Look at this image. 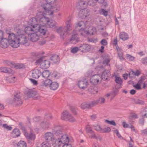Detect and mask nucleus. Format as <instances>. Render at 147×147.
Masks as SVG:
<instances>
[{
  "mask_svg": "<svg viewBox=\"0 0 147 147\" xmlns=\"http://www.w3.org/2000/svg\"><path fill=\"white\" fill-rule=\"evenodd\" d=\"M63 130V127L58 124L55 125L52 128L53 132L57 137V139L54 138L52 142L55 147H59L61 144L63 145L65 143L69 142V138L64 132Z\"/></svg>",
  "mask_w": 147,
  "mask_h": 147,
  "instance_id": "obj_1",
  "label": "nucleus"
},
{
  "mask_svg": "<svg viewBox=\"0 0 147 147\" xmlns=\"http://www.w3.org/2000/svg\"><path fill=\"white\" fill-rule=\"evenodd\" d=\"M24 31L21 30H19L18 32V47L19 46L20 44H21L23 45H25V46L28 45L29 44H27L28 39L26 36L24 34H23V32Z\"/></svg>",
  "mask_w": 147,
  "mask_h": 147,
  "instance_id": "obj_2",
  "label": "nucleus"
},
{
  "mask_svg": "<svg viewBox=\"0 0 147 147\" xmlns=\"http://www.w3.org/2000/svg\"><path fill=\"white\" fill-rule=\"evenodd\" d=\"M45 0L47 2V3L45 4L42 5V6L45 12L47 13L50 12L49 14L50 15H52L53 13V11L51 10L53 8V7L51 6V5L56 2L57 0Z\"/></svg>",
  "mask_w": 147,
  "mask_h": 147,
  "instance_id": "obj_3",
  "label": "nucleus"
},
{
  "mask_svg": "<svg viewBox=\"0 0 147 147\" xmlns=\"http://www.w3.org/2000/svg\"><path fill=\"white\" fill-rule=\"evenodd\" d=\"M41 34H44L45 33L43 27H38V28H35L34 26H28L25 27L24 29L25 32L28 34V36L34 32L39 31Z\"/></svg>",
  "mask_w": 147,
  "mask_h": 147,
  "instance_id": "obj_4",
  "label": "nucleus"
},
{
  "mask_svg": "<svg viewBox=\"0 0 147 147\" xmlns=\"http://www.w3.org/2000/svg\"><path fill=\"white\" fill-rule=\"evenodd\" d=\"M44 30H45V33L42 35L39 32V31H37L36 32H34L30 34L29 35L28 37L30 39V40L32 42H35L37 41L39 39V36L43 38L46 37L45 36L46 34V32L47 31V30L44 28Z\"/></svg>",
  "mask_w": 147,
  "mask_h": 147,
  "instance_id": "obj_5",
  "label": "nucleus"
},
{
  "mask_svg": "<svg viewBox=\"0 0 147 147\" xmlns=\"http://www.w3.org/2000/svg\"><path fill=\"white\" fill-rule=\"evenodd\" d=\"M8 39L9 44L12 47L15 48L18 47V42H17L18 36H16L13 33L9 34Z\"/></svg>",
  "mask_w": 147,
  "mask_h": 147,
  "instance_id": "obj_6",
  "label": "nucleus"
},
{
  "mask_svg": "<svg viewBox=\"0 0 147 147\" xmlns=\"http://www.w3.org/2000/svg\"><path fill=\"white\" fill-rule=\"evenodd\" d=\"M35 63L36 65L40 63V67L43 69L48 68L50 65V62L49 61L47 60H43L42 58H40L36 60Z\"/></svg>",
  "mask_w": 147,
  "mask_h": 147,
  "instance_id": "obj_7",
  "label": "nucleus"
},
{
  "mask_svg": "<svg viewBox=\"0 0 147 147\" xmlns=\"http://www.w3.org/2000/svg\"><path fill=\"white\" fill-rule=\"evenodd\" d=\"M21 98V95L20 93H15L11 103L17 106H20L23 104V102Z\"/></svg>",
  "mask_w": 147,
  "mask_h": 147,
  "instance_id": "obj_8",
  "label": "nucleus"
},
{
  "mask_svg": "<svg viewBox=\"0 0 147 147\" xmlns=\"http://www.w3.org/2000/svg\"><path fill=\"white\" fill-rule=\"evenodd\" d=\"M101 78L100 75L96 74L93 76L90 79V82L92 84L94 85L98 84Z\"/></svg>",
  "mask_w": 147,
  "mask_h": 147,
  "instance_id": "obj_9",
  "label": "nucleus"
},
{
  "mask_svg": "<svg viewBox=\"0 0 147 147\" xmlns=\"http://www.w3.org/2000/svg\"><path fill=\"white\" fill-rule=\"evenodd\" d=\"M29 25L31 26H34L35 28H38V27L40 26L39 25L38 20L35 18H32L29 21Z\"/></svg>",
  "mask_w": 147,
  "mask_h": 147,
  "instance_id": "obj_10",
  "label": "nucleus"
},
{
  "mask_svg": "<svg viewBox=\"0 0 147 147\" xmlns=\"http://www.w3.org/2000/svg\"><path fill=\"white\" fill-rule=\"evenodd\" d=\"M91 47L88 44H83L79 46V50L83 53L88 52L90 49Z\"/></svg>",
  "mask_w": 147,
  "mask_h": 147,
  "instance_id": "obj_11",
  "label": "nucleus"
},
{
  "mask_svg": "<svg viewBox=\"0 0 147 147\" xmlns=\"http://www.w3.org/2000/svg\"><path fill=\"white\" fill-rule=\"evenodd\" d=\"M54 30L59 34L61 37L64 39L66 34L65 32H64V28L62 26L59 27L54 29Z\"/></svg>",
  "mask_w": 147,
  "mask_h": 147,
  "instance_id": "obj_12",
  "label": "nucleus"
},
{
  "mask_svg": "<svg viewBox=\"0 0 147 147\" xmlns=\"http://www.w3.org/2000/svg\"><path fill=\"white\" fill-rule=\"evenodd\" d=\"M89 11L86 9L80 10L79 13V16L82 19L86 18L89 15Z\"/></svg>",
  "mask_w": 147,
  "mask_h": 147,
  "instance_id": "obj_13",
  "label": "nucleus"
},
{
  "mask_svg": "<svg viewBox=\"0 0 147 147\" xmlns=\"http://www.w3.org/2000/svg\"><path fill=\"white\" fill-rule=\"evenodd\" d=\"M78 85L80 89H84L87 88L88 82L86 79L80 80L78 83Z\"/></svg>",
  "mask_w": 147,
  "mask_h": 147,
  "instance_id": "obj_14",
  "label": "nucleus"
},
{
  "mask_svg": "<svg viewBox=\"0 0 147 147\" xmlns=\"http://www.w3.org/2000/svg\"><path fill=\"white\" fill-rule=\"evenodd\" d=\"M49 18H46L45 17H42L39 19L38 20L39 23L40 24L42 25L41 26L43 27L46 30V28L44 27V26H46L48 21H49Z\"/></svg>",
  "mask_w": 147,
  "mask_h": 147,
  "instance_id": "obj_15",
  "label": "nucleus"
},
{
  "mask_svg": "<svg viewBox=\"0 0 147 147\" xmlns=\"http://www.w3.org/2000/svg\"><path fill=\"white\" fill-rule=\"evenodd\" d=\"M54 134L53 132L52 133L51 132H47L45 134V140H47L48 142H52L54 138Z\"/></svg>",
  "mask_w": 147,
  "mask_h": 147,
  "instance_id": "obj_16",
  "label": "nucleus"
},
{
  "mask_svg": "<svg viewBox=\"0 0 147 147\" xmlns=\"http://www.w3.org/2000/svg\"><path fill=\"white\" fill-rule=\"evenodd\" d=\"M27 95L30 98H37V92L34 90H29L26 93Z\"/></svg>",
  "mask_w": 147,
  "mask_h": 147,
  "instance_id": "obj_17",
  "label": "nucleus"
},
{
  "mask_svg": "<svg viewBox=\"0 0 147 147\" xmlns=\"http://www.w3.org/2000/svg\"><path fill=\"white\" fill-rule=\"evenodd\" d=\"M111 75L110 73L108 71H105L102 73L101 76V80H108L110 79Z\"/></svg>",
  "mask_w": 147,
  "mask_h": 147,
  "instance_id": "obj_18",
  "label": "nucleus"
},
{
  "mask_svg": "<svg viewBox=\"0 0 147 147\" xmlns=\"http://www.w3.org/2000/svg\"><path fill=\"white\" fill-rule=\"evenodd\" d=\"M32 76L33 78H38L42 74V72L40 70L35 69L32 71Z\"/></svg>",
  "mask_w": 147,
  "mask_h": 147,
  "instance_id": "obj_19",
  "label": "nucleus"
},
{
  "mask_svg": "<svg viewBox=\"0 0 147 147\" xmlns=\"http://www.w3.org/2000/svg\"><path fill=\"white\" fill-rule=\"evenodd\" d=\"M57 24L56 22L54 20L49 19L46 26L54 29L56 28Z\"/></svg>",
  "mask_w": 147,
  "mask_h": 147,
  "instance_id": "obj_20",
  "label": "nucleus"
},
{
  "mask_svg": "<svg viewBox=\"0 0 147 147\" xmlns=\"http://www.w3.org/2000/svg\"><path fill=\"white\" fill-rule=\"evenodd\" d=\"M0 42L1 47L4 48H6L9 44V40L6 38H3L0 41Z\"/></svg>",
  "mask_w": 147,
  "mask_h": 147,
  "instance_id": "obj_21",
  "label": "nucleus"
},
{
  "mask_svg": "<svg viewBox=\"0 0 147 147\" xmlns=\"http://www.w3.org/2000/svg\"><path fill=\"white\" fill-rule=\"evenodd\" d=\"M145 79L144 76H141L139 81H138V90L141 89V86L142 84H143V88H145L147 86V85L144 82V80Z\"/></svg>",
  "mask_w": 147,
  "mask_h": 147,
  "instance_id": "obj_22",
  "label": "nucleus"
},
{
  "mask_svg": "<svg viewBox=\"0 0 147 147\" xmlns=\"http://www.w3.org/2000/svg\"><path fill=\"white\" fill-rule=\"evenodd\" d=\"M25 136L28 141L30 140H34L35 139V135L32 131H31L30 134H25Z\"/></svg>",
  "mask_w": 147,
  "mask_h": 147,
  "instance_id": "obj_23",
  "label": "nucleus"
},
{
  "mask_svg": "<svg viewBox=\"0 0 147 147\" xmlns=\"http://www.w3.org/2000/svg\"><path fill=\"white\" fill-rule=\"evenodd\" d=\"M70 21L69 20L68 21V23L67 24L66 26L64 28V32H65L66 35L68 32L69 31L71 30V24L70 23Z\"/></svg>",
  "mask_w": 147,
  "mask_h": 147,
  "instance_id": "obj_24",
  "label": "nucleus"
},
{
  "mask_svg": "<svg viewBox=\"0 0 147 147\" xmlns=\"http://www.w3.org/2000/svg\"><path fill=\"white\" fill-rule=\"evenodd\" d=\"M1 72L3 73H9L12 72V70L10 68L5 67H2L0 68Z\"/></svg>",
  "mask_w": 147,
  "mask_h": 147,
  "instance_id": "obj_25",
  "label": "nucleus"
},
{
  "mask_svg": "<svg viewBox=\"0 0 147 147\" xmlns=\"http://www.w3.org/2000/svg\"><path fill=\"white\" fill-rule=\"evenodd\" d=\"M59 86L58 84L56 82H51L49 85V87L51 89L53 90H56Z\"/></svg>",
  "mask_w": 147,
  "mask_h": 147,
  "instance_id": "obj_26",
  "label": "nucleus"
},
{
  "mask_svg": "<svg viewBox=\"0 0 147 147\" xmlns=\"http://www.w3.org/2000/svg\"><path fill=\"white\" fill-rule=\"evenodd\" d=\"M50 59L55 63H58L59 60V56L57 55H53L51 57Z\"/></svg>",
  "mask_w": 147,
  "mask_h": 147,
  "instance_id": "obj_27",
  "label": "nucleus"
},
{
  "mask_svg": "<svg viewBox=\"0 0 147 147\" xmlns=\"http://www.w3.org/2000/svg\"><path fill=\"white\" fill-rule=\"evenodd\" d=\"M119 37L120 38L123 40H125L128 38L127 34L124 32H121L120 33Z\"/></svg>",
  "mask_w": 147,
  "mask_h": 147,
  "instance_id": "obj_28",
  "label": "nucleus"
},
{
  "mask_svg": "<svg viewBox=\"0 0 147 147\" xmlns=\"http://www.w3.org/2000/svg\"><path fill=\"white\" fill-rule=\"evenodd\" d=\"M69 114V113L67 111H63L61 114V119L63 120H67Z\"/></svg>",
  "mask_w": 147,
  "mask_h": 147,
  "instance_id": "obj_29",
  "label": "nucleus"
},
{
  "mask_svg": "<svg viewBox=\"0 0 147 147\" xmlns=\"http://www.w3.org/2000/svg\"><path fill=\"white\" fill-rule=\"evenodd\" d=\"M50 125V123L48 121H43L40 124V126L43 129L48 128Z\"/></svg>",
  "mask_w": 147,
  "mask_h": 147,
  "instance_id": "obj_30",
  "label": "nucleus"
},
{
  "mask_svg": "<svg viewBox=\"0 0 147 147\" xmlns=\"http://www.w3.org/2000/svg\"><path fill=\"white\" fill-rule=\"evenodd\" d=\"M51 82L52 81L48 79L45 80H43L42 81H41V83L42 86L46 87L50 85Z\"/></svg>",
  "mask_w": 147,
  "mask_h": 147,
  "instance_id": "obj_31",
  "label": "nucleus"
},
{
  "mask_svg": "<svg viewBox=\"0 0 147 147\" xmlns=\"http://www.w3.org/2000/svg\"><path fill=\"white\" fill-rule=\"evenodd\" d=\"M78 4L81 7H86L88 5V1L86 0H81L78 2Z\"/></svg>",
  "mask_w": 147,
  "mask_h": 147,
  "instance_id": "obj_32",
  "label": "nucleus"
},
{
  "mask_svg": "<svg viewBox=\"0 0 147 147\" xmlns=\"http://www.w3.org/2000/svg\"><path fill=\"white\" fill-rule=\"evenodd\" d=\"M137 115L135 113L132 112L130 113L128 118L130 122H132V119L137 118Z\"/></svg>",
  "mask_w": 147,
  "mask_h": 147,
  "instance_id": "obj_33",
  "label": "nucleus"
},
{
  "mask_svg": "<svg viewBox=\"0 0 147 147\" xmlns=\"http://www.w3.org/2000/svg\"><path fill=\"white\" fill-rule=\"evenodd\" d=\"M128 76L131 78H134L135 76H138V70H137L135 72L131 70L129 73Z\"/></svg>",
  "mask_w": 147,
  "mask_h": 147,
  "instance_id": "obj_34",
  "label": "nucleus"
},
{
  "mask_svg": "<svg viewBox=\"0 0 147 147\" xmlns=\"http://www.w3.org/2000/svg\"><path fill=\"white\" fill-rule=\"evenodd\" d=\"M20 134L19 130L17 128L15 129L12 132V134L14 136L18 137L20 136Z\"/></svg>",
  "mask_w": 147,
  "mask_h": 147,
  "instance_id": "obj_35",
  "label": "nucleus"
},
{
  "mask_svg": "<svg viewBox=\"0 0 147 147\" xmlns=\"http://www.w3.org/2000/svg\"><path fill=\"white\" fill-rule=\"evenodd\" d=\"M144 117L142 115H140V118L138 121V124L141 126H142L144 125Z\"/></svg>",
  "mask_w": 147,
  "mask_h": 147,
  "instance_id": "obj_36",
  "label": "nucleus"
},
{
  "mask_svg": "<svg viewBox=\"0 0 147 147\" xmlns=\"http://www.w3.org/2000/svg\"><path fill=\"white\" fill-rule=\"evenodd\" d=\"M89 34L93 35L96 32L95 28L92 26L89 27L88 28Z\"/></svg>",
  "mask_w": 147,
  "mask_h": 147,
  "instance_id": "obj_37",
  "label": "nucleus"
},
{
  "mask_svg": "<svg viewBox=\"0 0 147 147\" xmlns=\"http://www.w3.org/2000/svg\"><path fill=\"white\" fill-rule=\"evenodd\" d=\"M140 115H142L143 117H147V108L142 109Z\"/></svg>",
  "mask_w": 147,
  "mask_h": 147,
  "instance_id": "obj_38",
  "label": "nucleus"
},
{
  "mask_svg": "<svg viewBox=\"0 0 147 147\" xmlns=\"http://www.w3.org/2000/svg\"><path fill=\"white\" fill-rule=\"evenodd\" d=\"M89 108H91L97 105V102L96 100L90 101L88 102Z\"/></svg>",
  "mask_w": 147,
  "mask_h": 147,
  "instance_id": "obj_39",
  "label": "nucleus"
},
{
  "mask_svg": "<svg viewBox=\"0 0 147 147\" xmlns=\"http://www.w3.org/2000/svg\"><path fill=\"white\" fill-rule=\"evenodd\" d=\"M50 74L48 70H45L42 73V77L45 78H48L50 76Z\"/></svg>",
  "mask_w": 147,
  "mask_h": 147,
  "instance_id": "obj_40",
  "label": "nucleus"
},
{
  "mask_svg": "<svg viewBox=\"0 0 147 147\" xmlns=\"http://www.w3.org/2000/svg\"><path fill=\"white\" fill-rule=\"evenodd\" d=\"M18 147H27L26 142L24 141H20L17 144Z\"/></svg>",
  "mask_w": 147,
  "mask_h": 147,
  "instance_id": "obj_41",
  "label": "nucleus"
},
{
  "mask_svg": "<svg viewBox=\"0 0 147 147\" xmlns=\"http://www.w3.org/2000/svg\"><path fill=\"white\" fill-rule=\"evenodd\" d=\"M115 82L117 84L121 85L122 83V79L120 77L115 76Z\"/></svg>",
  "mask_w": 147,
  "mask_h": 147,
  "instance_id": "obj_42",
  "label": "nucleus"
},
{
  "mask_svg": "<svg viewBox=\"0 0 147 147\" xmlns=\"http://www.w3.org/2000/svg\"><path fill=\"white\" fill-rule=\"evenodd\" d=\"M97 2L96 0H89V1H88V5L93 6H94Z\"/></svg>",
  "mask_w": 147,
  "mask_h": 147,
  "instance_id": "obj_43",
  "label": "nucleus"
},
{
  "mask_svg": "<svg viewBox=\"0 0 147 147\" xmlns=\"http://www.w3.org/2000/svg\"><path fill=\"white\" fill-rule=\"evenodd\" d=\"M78 36V34H76V30H74L73 32V34L71 38L70 39V41L72 40H75Z\"/></svg>",
  "mask_w": 147,
  "mask_h": 147,
  "instance_id": "obj_44",
  "label": "nucleus"
},
{
  "mask_svg": "<svg viewBox=\"0 0 147 147\" xmlns=\"http://www.w3.org/2000/svg\"><path fill=\"white\" fill-rule=\"evenodd\" d=\"M96 101L97 102V104L98 103L100 104H103L105 103V99L104 98L101 97L99 98L98 99L96 100Z\"/></svg>",
  "mask_w": 147,
  "mask_h": 147,
  "instance_id": "obj_45",
  "label": "nucleus"
},
{
  "mask_svg": "<svg viewBox=\"0 0 147 147\" xmlns=\"http://www.w3.org/2000/svg\"><path fill=\"white\" fill-rule=\"evenodd\" d=\"M119 92V90L117 89H115L113 92L111 94V96L112 98H114L115 96Z\"/></svg>",
  "mask_w": 147,
  "mask_h": 147,
  "instance_id": "obj_46",
  "label": "nucleus"
},
{
  "mask_svg": "<svg viewBox=\"0 0 147 147\" xmlns=\"http://www.w3.org/2000/svg\"><path fill=\"white\" fill-rule=\"evenodd\" d=\"M111 131V128L109 127H105L104 129H102V133H108Z\"/></svg>",
  "mask_w": 147,
  "mask_h": 147,
  "instance_id": "obj_47",
  "label": "nucleus"
},
{
  "mask_svg": "<svg viewBox=\"0 0 147 147\" xmlns=\"http://www.w3.org/2000/svg\"><path fill=\"white\" fill-rule=\"evenodd\" d=\"M89 137L91 138H97V137L96 136L94 131H92L88 134Z\"/></svg>",
  "mask_w": 147,
  "mask_h": 147,
  "instance_id": "obj_48",
  "label": "nucleus"
},
{
  "mask_svg": "<svg viewBox=\"0 0 147 147\" xmlns=\"http://www.w3.org/2000/svg\"><path fill=\"white\" fill-rule=\"evenodd\" d=\"M94 127L95 130L101 133L102 132V128L100 125H94Z\"/></svg>",
  "mask_w": 147,
  "mask_h": 147,
  "instance_id": "obj_49",
  "label": "nucleus"
},
{
  "mask_svg": "<svg viewBox=\"0 0 147 147\" xmlns=\"http://www.w3.org/2000/svg\"><path fill=\"white\" fill-rule=\"evenodd\" d=\"M67 120H68L71 122H74L76 120L75 118L69 114Z\"/></svg>",
  "mask_w": 147,
  "mask_h": 147,
  "instance_id": "obj_50",
  "label": "nucleus"
},
{
  "mask_svg": "<svg viewBox=\"0 0 147 147\" xmlns=\"http://www.w3.org/2000/svg\"><path fill=\"white\" fill-rule=\"evenodd\" d=\"M105 122L109 124L112 125L114 126H116V125L115 122L113 120L109 121L107 119H106L105 120Z\"/></svg>",
  "mask_w": 147,
  "mask_h": 147,
  "instance_id": "obj_51",
  "label": "nucleus"
},
{
  "mask_svg": "<svg viewBox=\"0 0 147 147\" xmlns=\"http://www.w3.org/2000/svg\"><path fill=\"white\" fill-rule=\"evenodd\" d=\"M81 107L83 109H85L86 108H89L88 102L87 103H83L81 105Z\"/></svg>",
  "mask_w": 147,
  "mask_h": 147,
  "instance_id": "obj_52",
  "label": "nucleus"
},
{
  "mask_svg": "<svg viewBox=\"0 0 147 147\" xmlns=\"http://www.w3.org/2000/svg\"><path fill=\"white\" fill-rule=\"evenodd\" d=\"M43 17L42 15V13L40 11L38 12L36 14V18L38 20H39V19L41 17Z\"/></svg>",
  "mask_w": 147,
  "mask_h": 147,
  "instance_id": "obj_53",
  "label": "nucleus"
},
{
  "mask_svg": "<svg viewBox=\"0 0 147 147\" xmlns=\"http://www.w3.org/2000/svg\"><path fill=\"white\" fill-rule=\"evenodd\" d=\"M100 12L101 14L105 16H107L108 15V11L103 9H101Z\"/></svg>",
  "mask_w": 147,
  "mask_h": 147,
  "instance_id": "obj_54",
  "label": "nucleus"
},
{
  "mask_svg": "<svg viewBox=\"0 0 147 147\" xmlns=\"http://www.w3.org/2000/svg\"><path fill=\"white\" fill-rule=\"evenodd\" d=\"M130 139V140L128 141V144L129 145V147H133L134 142L133 140L130 137L129 138Z\"/></svg>",
  "mask_w": 147,
  "mask_h": 147,
  "instance_id": "obj_55",
  "label": "nucleus"
},
{
  "mask_svg": "<svg viewBox=\"0 0 147 147\" xmlns=\"http://www.w3.org/2000/svg\"><path fill=\"white\" fill-rule=\"evenodd\" d=\"M86 130L88 134L93 131L92 128L89 125H87L86 127Z\"/></svg>",
  "mask_w": 147,
  "mask_h": 147,
  "instance_id": "obj_56",
  "label": "nucleus"
},
{
  "mask_svg": "<svg viewBox=\"0 0 147 147\" xmlns=\"http://www.w3.org/2000/svg\"><path fill=\"white\" fill-rule=\"evenodd\" d=\"M141 61L143 64L147 65V57H146L142 58Z\"/></svg>",
  "mask_w": 147,
  "mask_h": 147,
  "instance_id": "obj_57",
  "label": "nucleus"
},
{
  "mask_svg": "<svg viewBox=\"0 0 147 147\" xmlns=\"http://www.w3.org/2000/svg\"><path fill=\"white\" fill-rule=\"evenodd\" d=\"M8 82L10 83L15 82L16 81V78L14 77H11L8 79Z\"/></svg>",
  "mask_w": 147,
  "mask_h": 147,
  "instance_id": "obj_58",
  "label": "nucleus"
},
{
  "mask_svg": "<svg viewBox=\"0 0 147 147\" xmlns=\"http://www.w3.org/2000/svg\"><path fill=\"white\" fill-rule=\"evenodd\" d=\"M3 127L5 129H7L8 130H11L12 129V127L9 126H8L7 124H4L3 125Z\"/></svg>",
  "mask_w": 147,
  "mask_h": 147,
  "instance_id": "obj_59",
  "label": "nucleus"
},
{
  "mask_svg": "<svg viewBox=\"0 0 147 147\" xmlns=\"http://www.w3.org/2000/svg\"><path fill=\"white\" fill-rule=\"evenodd\" d=\"M79 50V48L78 47H75L73 48L71 50V52L73 53H76Z\"/></svg>",
  "mask_w": 147,
  "mask_h": 147,
  "instance_id": "obj_60",
  "label": "nucleus"
},
{
  "mask_svg": "<svg viewBox=\"0 0 147 147\" xmlns=\"http://www.w3.org/2000/svg\"><path fill=\"white\" fill-rule=\"evenodd\" d=\"M18 68L20 69H24L25 68V66L22 64H19L17 65Z\"/></svg>",
  "mask_w": 147,
  "mask_h": 147,
  "instance_id": "obj_61",
  "label": "nucleus"
},
{
  "mask_svg": "<svg viewBox=\"0 0 147 147\" xmlns=\"http://www.w3.org/2000/svg\"><path fill=\"white\" fill-rule=\"evenodd\" d=\"M100 43L102 45H106L107 44V41L105 39H103L101 41Z\"/></svg>",
  "mask_w": 147,
  "mask_h": 147,
  "instance_id": "obj_62",
  "label": "nucleus"
},
{
  "mask_svg": "<svg viewBox=\"0 0 147 147\" xmlns=\"http://www.w3.org/2000/svg\"><path fill=\"white\" fill-rule=\"evenodd\" d=\"M110 62V60L109 59H106L103 62V64H106L107 65H108V63Z\"/></svg>",
  "mask_w": 147,
  "mask_h": 147,
  "instance_id": "obj_63",
  "label": "nucleus"
},
{
  "mask_svg": "<svg viewBox=\"0 0 147 147\" xmlns=\"http://www.w3.org/2000/svg\"><path fill=\"white\" fill-rule=\"evenodd\" d=\"M68 143H65L63 144L62 147H71V145L70 144H68Z\"/></svg>",
  "mask_w": 147,
  "mask_h": 147,
  "instance_id": "obj_64",
  "label": "nucleus"
}]
</instances>
